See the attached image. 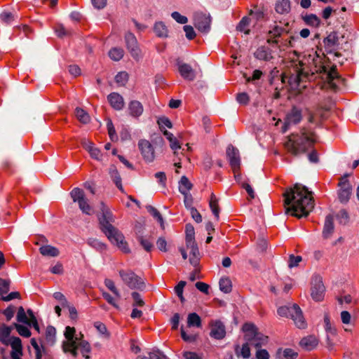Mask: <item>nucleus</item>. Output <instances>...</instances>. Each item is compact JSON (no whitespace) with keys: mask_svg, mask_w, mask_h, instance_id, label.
Returning a JSON list of instances; mask_svg holds the SVG:
<instances>
[{"mask_svg":"<svg viewBox=\"0 0 359 359\" xmlns=\"http://www.w3.org/2000/svg\"><path fill=\"white\" fill-rule=\"evenodd\" d=\"M130 114L133 117H139L143 112V106L140 102L133 100L128 104Z\"/></svg>","mask_w":359,"mask_h":359,"instance_id":"cd10ccee","label":"nucleus"},{"mask_svg":"<svg viewBox=\"0 0 359 359\" xmlns=\"http://www.w3.org/2000/svg\"><path fill=\"white\" fill-rule=\"evenodd\" d=\"M87 243L89 245L97 250H102L106 249V245L104 243L99 241L97 239L89 238Z\"/></svg>","mask_w":359,"mask_h":359,"instance_id":"603ef678","label":"nucleus"},{"mask_svg":"<svg viewBox=\"0 0 359 359\" xmlns=\"http://www.w3.org/2000/svg\"><path fill=\"white\" fill-rule=\"evenodd\" d=\"M303 20L306 25L314 27H318L320 24V18L315 14L306 15Z\"/></svg>","mask_w":359,"mask_h":359,"instance_id":"e433bc0d","label":"nucleus"},{"mask_svg":"<svg viewBox=\"0 0 359 359\" xmlns=\"http://www.w3.org/2000/svg\"><path fill=\"white\" fill-rule=\"evenodd\" d=\"M313 62L315 64L314 69L309 70L303 62L299 61L294 68V72L289 77L290 84L299 86L304 81L315 79V74H323L330 88L334 90L337 88L339 84L344 83V79L337 72L336 66H332L330 70L324 65L318 66V63L321 62L318 56H316V60L313 58Z\"/></svg>","mask_w":359,"mask_h":359,"instance_id":"f03ea898","label":"nucleus"},{"mask_svg":"<svg viewBox=\"0 0 359 359\" xmlns=\"http://www.w3.org/2000/svg\"><path fill=\"white\" fill-rule=\"evenodd\" d=\"M104 285L110 291H111L114 294V295H116V297H121V294L117 288L116 287L114 283L112 280L106 278L104 280Z\"/></svg>","mask_w":359,"mask_h":359,"instance_id":"3c124183","label":"nucleus"},{"mask_svg":"<svg viewBox=\"0 0 359 359\" xmlns=\"http://www.w3.org/2000/svg\"><path fill=\"white\" fill-rule=\"evenodd\" d=\"M56 330L53 326L49 325L46 330V341L47 344L53 346L55 342Z\"/></svg>","mask_w":359,"mask_h":359,"instance_id":"f704fd0d","label":"nucleus"},{"mask_svg":"<svg viewBox=\"0 0 359 359\" xmlns=\"http://www.w3.org/2000/svg\"><path fill=\"white\" fill-rule=\"evenodd\" d=\"M128 80V74L126 72H121L115 76V81L119 86H125Z\"/></svg>","mask_w":359,"mask_h":359,"instance_id":"8fccbe9b","label":"nucleus"},{"mask_svg":"<svg viewBox=\"0 0 359 359\" xmlns=\"http://www.w3.org/2000/svg\"><path fill=\"white\" fill-rule=\"evenodd\" d=\"M312 192L302 184L296 183L283 193L286 213L301 218L306 217L314 208Z\"/></svg>","mask_w":359,"mask_h":359,"instance_id":"f257e3e1","label":"nucleus"},{"mask_svg":"<svg viewBox=\"0 0 359 359\" xmlns=\"http://www.w3.org/2000/svg\"><path fill=\"white\" fill-rule=\"evenodd\" d=\"M13 326L17 330L18 334L22 337H29L31 336V332L26 326L18 323H14Z\"/></svg>","mask_w":359,"mask_h":359,"instance_id":"09e8293b","label":"nucleus"},{"mask_svg":"<svg viewBox=\"0 0 359 359\" xmlns=\"http://www.w3.org/2000/svg\"><path fill=\"white\" fill-rule=\"evenodd\" d=\"M158 124L159 125V127L161 129V130H163V129L165 127H167L168 128H171L172 127V124L170 119L165 116L158 118Z\"/></svg>","mask_w":359,"mask_h":359,"instance_id":"6e6d98bb","label":"nucleus"},{"mask_svg":"<svg viewBox=\"0 0 359 359\" xmlns=\"http://www.w3.org/2000/svg\"><path fill=\"white\" fill-rule=\"evenodd\" d=\"M255 57L260 60L269 61L273 59L272 50L266 46H260L254 53Z\"/></svg>","mask_w":359,"mask_h":359,"instance_id":"5701e85b","label":"nucleus"},{"mask_svg":"<svg viewBox=\"0 0 359 359\" xmlns=\"http://www.w3.org/2000/svg\"><path fill=\"white\" fill-rule=\"evenodd\" d=\"M53 297L60 303L62 307L68 306V302L62 293L60 292H54Z\"/></svg>","mask_w":359,"mask_h":359,"instance_id":"4d7b16f0","label":"nucleus"},{"mask_svg":"<svg viewBox=\"0 0 359 359\" xmlns=\"http://www.w3.org/2000/svg\"><path fill=\"white\" fill-rule=\"evenodd\" d=\"M119 276L123 282L130 289L142 290L145 287L142 279L131 270H119Z\"/></svg>","mask_w":359,"mask_h":359,"instance_id":"6e6552de","label":"nucleus"},{"mask_svg":"<svg viewBox=\"0 0 359 359\" xmlns=\"http://www.w3.org/2000/svg\"><path fill=\"white\" fill-rule=\"evenodd\" d=\"M334 229L333 217L329 215L325 217V224L323 230V237L325 239L330 238Z\"/></svg>","mask_w":359,"mask_h":359,"instance_id":"b1692460","label":"nucleus"},{"mask_svg":"<svg viewBox=\"0 0 359 359\" xmlns=\"http://www.w3.org/2000/svg\"><path fill=\"white\" fill-rule=\"evenodd\" d=\"M302 119V110L297 107H293L290 111L286 115L283 133H285L290 125L299 123Z\"/></svg>","mask_w":359,"mask_h":359,"instance_id":"4468645a","label":"nucleus"},{"mask_svg":"<svg viewBox=\"0 0 359 359\" xmlns=\"http://www.w3.org/2000/svg\"><path fill=\"white\" fill-rule=\"evenodd\" d=\"M219 289L224 293H229L231 291V281L229 278H222L219 280Z\"/></svg>","mask_w":359,"mask_h":359,"instance_id":"79ce46f5","label":"nucleus"},{"mask_svg":"<svg viewBox=\"0 0 359 359\" xmlns=\"http://www.w3.org/2000/svg\"><path fill=\"white\" fill-rule=\"evenodd\" d=\"M77 203L79 204V208L83 213L89 215L92 214L93 209L88 204V201L86 198L81 201H79Z\"/></svg>","mask_w":359,"mask_h":359,"instance_id":"a18cd8bd","label":"nucleus"},{"mask_svg":"<svg viewBox=\"0 0 359 359\" xmlns=\"http://www.w3.org/2000/svg\"><path fill=\"white\" fill-rule=\"evenodd\" d=\"M56 34L58 37H63L65 36H69L71 34V32L68 29H66L64 26L59 25L55 29Z\"/></svg>","mask_w":359,"mask_h":359,"instance_id":"338daca9","label":"nucleus"},{"mask_svg":"<svg viewBox=\"0 0 359 359\" xmlns=\"http://www.w3.org/2000/svg\"><path fill=\"white\" fill-rule=\"evenodd\" d=\"M100 212L101 215L98 219L102 231L111 243L116 245L124 253H128L130 249L128 243L123 235L112 225L114 222L112 212L103 202L100 203Z\"/></svg>","mask_w":359,"mask_h":359,"instance_id":"7ed1b4c3","label":"nucleus"},{"mask_svg":"<svg viewBox=\"0 0 359 359\" xmlns=\"http://www.w3.org/2000/svg\"><path fill=\"white\" fill-rule=\"evenodd\" d=\"M0 19L2 22L10 24L14 20V15L11 12H3L0 15Z\"/></svg>","mask_w":359,"mask_h":359,"instance_id":"bf43d9fd","label":"nucleus"},{"mask_svg":"<svg viewBox=\"0 0 359 359\" xmlns=\"http://www.w3.org/2000/svg\"><path fill=\"white\" fill-rule=\"evenodd\" d=\"M75 116L80 122L84 124L89 123L90 119L88 114L85 110L79 107L76 108Z\"/></svg>","mask_w":359,"mask_h":359,"instance_id":"4c0bfd02","label":"nucleus"},{"mask_svg":"<svg viewBox=\"0 0 359 359\" xmlns=\"http://www.w3.org/2000/svg\"><path fill=\"white\" fill-rule=\"evenodd\" d=\"M138 147L144 159L147 162L154 160V149L151 144L147 140H140L138 142Z\"/></svg>","mask_w":359,"mask_h":359,"instance_id":"dca6fc26","label":"nucleus"},{"mask_svg":"<svg viewBox=\"0 0 359 359\" xmlns=\"http://www.w3.org/2000/svg\"><path fill=\"white\" fill-rule=\"evenodd\" d=\"M287 138V140L284 144L285 148L293 156L306 153L316 142L315 133L304 128L301 129L299 133H292Z\"/></svg>","mask_w":359,"mask_h":359,"instance_id":"20e7f679","label":"nucleus"},{"mask_svg":"<svg viewBox=\"0 0 359 359\" xmlns=\"http://www.w3.org/2000/svg\"><path fill=\"white\" fill-rule=\"evenodd\" d=\"M287 30L285 27L278 25H274L268 32L269 37L267 39V43L270 44H278V38L280 37L284 34L287 33Z\"/></svg>","mask_w":359,"mask_h":359,"instance_id":"f3484780","label":"nucleus"},{"mask_svg":"<svg viewBox=\"0 0 359 359\" xmlns=\"http://www.w3.org/2000/svg\"><path fill=\"white\" fill-rule=\"evenodd\" d=\"M183 29H184V31L185 32L186 37L189 40H192V39H194L195 38L196 32H195L194 28L191 26H190V25H184Z\"/></svg>","mask_w":359,"mask_h":359,"instance_id":"680f3d73","label":"nucleus"},{"mask_svg":"<svg viewBox=\"0 0 359 359\" xmlns=\"http://www.w3.org/2000/svg\"><path fill=\"white\" fill-rule=\"evenodd\" d=\"M209 205L215 218L217 220H218L219 217L220 209L218 204V199L213 193H212L210 195Z\"/></svg>","mask_w":359,"mask_h":359,"instance_id":"72a5a7b5","label":"nucleus"},{"mask_svg":"<svg viewBox=\"0 0 359 359\" xmlns=\"http://www.w3.org/2000/svg\"><path fill=\"white\" fill-rule=\"evenodd\" d=\"M40 253L44 257H56L59 256V250L50 245H43L39 248Z\"/></svg>","mask_w":359,"mask_h":359,"instance_id":"bb28decb","label":"nucleus"},{"mask_svg":"<svg viewBox=\"0 0 359 359\" xmlns=\"http://www.w3.org/2000/svg\"><path fill=\"white\" fill-rule=\"evenodd\" d=\"M187 248L189 250V262L194 266H198L200 260L198 248L195 241L186 243Z\"/></svg>","mask_w":359,"mask_h":359,"instance_id":"6ab92c4d","label":"nucleus"},{"mask_svg":"<svg viewBox=\"0 0 359 359\" xmlns=\"http://www.w3.org/2000/svg\"><path fill=\"white\" fill-rule=\"evenodd\" d=\"M71 197L74 202L78 203L86 198L85 194L83 189L76 187L70 192Z\"/></svg>","mask_w":359,"mask_h":359,"instance_id":"a19ab883","label":"nucleus"},{"mask_svg":"<svg viewBox=\"0 0 359 359\" xmlns=\"http://www.w3.org/2000/svg\"><path fill=\"white\" fill-rule=\"evenodd\" d=\"M257 359H269V353L266 349L258 348L256 352Z\"/></svg>","mask_w":359,"mask_h":359,"instance_id":"774afa93","label":"nucleus"},{"mask_svg":"<svg viewBox=\"0 0 359 359\" xmlns=\"http://www.w3.org/2000/svg\"><path fill=\"white\" fill-rule=\"evenodd\" d=\"M185 231H186V243L191 241H194V228L191 224H187L185 227Z\"/></svg>","mask_w":359,"mask_h":359,"instance_id":"de8ad7c7","label":"nucleus"},{"mask_svg":"<svg viewBox=\"0 0 359 359\" xmlns=\"http://www.w3.org/2000/svg\"><path fill=\"white\" fill-rule=\"evenodd\" d=\"M250 18L249 17H243L236 27V29L239 32H244L245 34H249L250 30L249 25Z\"/></svg>","mask_w":359,"mask_h":359,"instance_id":"c9c22d12","label":"nucleus"},{"mask_svg":"<svg viewBox=\"0 0 359 359\" xmlns=\"http://www.w3.org/2000/svg\"><path fill=\"white\" fill-rule=\"evenodd\" d=\"M348 176V174H345L341 177L339 183L340 189L339 190L338 196L341 203H346L349 200L351 194V186L347 180Z\"/></svg>","mask_w":359,"mask_h":359,"instance_id":"ddd939ff","label":"nucleus"},{"mask_svg":"<svg viewBox=\"0 0 359 359\" xmlns=\"http://www.w3.org/2000/svg\"><path fill=\"white\" fill-rule=\"evenodd\" d=\"M62 350L65 353H69L74 358L78 355V350H80L82 355L86 359H89L88 353L91 351L90 344L86 340H81L76 342H63Z\"/></svg>","mask_w":359,"mask_h":359,"instance_id":"0eeeda50","label":"nucleus"},{"mask_svg":"<svg viewBox=\"0 0 359 359\" xmlns=\"http://www.w3.org/2000/svg\"><path fill=\"white\" fill-rule=\"evenodd\" d=\"M131 295H132V297H133V301H134V303L133 304V306H144V302L142 300V299L141 297V295L138 292H132Z\"/></svg>","mask_w":359,"mask_h":359,"instance_id":"13d9d810","label":"nucleus"},{"mask_svg":"<svg viewBox=\"0 0 359 359\" xmlns=\"http://www.w3.org/2000/svg\"><path fill=\"white\" fill-rule=\"evenodd\" d=\"M299 345L306 350L311 351L317 345V340L315 337L309 336L302 339Z\"/></svg>","mask_w":359,"mask_h":359,"instance_id":"7c9ffc66","label":"nucleus"},{"mask_svg":"<svg viewBox=\"0 0 359 359\" xmlns=\"http://www.w3.org/2000/svg\"><path fill=\"white\" fill-rule=\"evenodd\" d=\"M171 16L178 23L186 24L188 22V19L186 16L182 15L177 11L172 13Z\"/></svg>","mask_w":359,"mask_h":359,"instance_id":"e2e57ef3","label":"nucleus"},{"mask_svg":"<svg viewBox=\"0 0 359 359\" xmlns=\"http://www.w3.org/2000/svg\"><path fill=\"white\" fill-rule=\"evenodd\" d=\"M75 332L76 330L74 327L69 326L66 327L64 334L67 340L63 342H76L83 340V334L80 333L79 337H78L77 335H75Z\"/></svg>","mask_w":359,"mask_h":359,"instance_id":"a878e982","label":"nucleus"},{"mask_svg":"<svg viewBox=\"0 0 359 359\" xmlns=\"http://www.w3.org/2000/svg\"><path fill=\"white\" fill-rule=\"evenodd\" d=\"M324 43L325 48L331 55H333V60H335V57H340L341 54L335 50V48L339 45V37L337 33L335 32H332L328 34V36L324 39Z\"/></svg>","mask_w":359,"mask_h":359,"instance_id":"9b49d317","label":"nucleus"},{"mask_svg":"<svg viewBox=\"0 0 359 359\" xmlns=\"http://www.w3.org/2000/svg\"><path fill=\"white\" fill-rule=\"evenodd\" d=\"M109 175L116 184V187L122 192H123V187L122 185V180L121 177L116 169V168L114 165H111L109 168Z\"/></svg>","mask_w":359,"mask_h":359,"instance_id":"c85d7f7f","label":"nucleus"},{"mask_svg":"<svg viewBox=\"0 0 359 359\" xmlns=\"http://www.w3.org/2000/svg\"><path fill=\"white\" fill-rule=\"evenodd\" d=\"M194 26L203 32L208 33L210 29V16L203 13H196L194 16Z\"/></svg>","mask_w":359,"mask_h":359,"instance_id":"f8f14e48","label":"nucleus"},{"mask_svg":"<svg viewBox=\"0 0 359 359\" xmlns=\"http://www.w3.org/2000/svg\"><path fill=\"white\" fill-rule=\"evenodd\" d=\"M210 336L216 339H222L226 335L225 326L220 320H215L211 323Z\"/></svg>","mask_w":359,"mask_h":359,"instance_id":"a211bd4d","label":"nucleus"},{"mask_svg":"<svg viewBox=\"0 0 359 359\" xmlns=\"http://www.w3.org/2000/svg\"><path fill=\"white\" fill-rule=\"evenodd\" d=\"M245 339L251 346L260 348L268 343V337L258 332L256 326L252 323H245L243 326Z\"/></svg>","mask_w":359,"mask_h":359,"instance_id":"39448f33","label":"nucleus"},{"mask_svg":"<svg viewBox=\"0 0 359 359\" xmlns=\"http://www.w3.org/2000/svg\"><path fill=\"white\" fill-rule=\"evenodd\" d=\"M311 295L313 300L320 302L324 298L325 287L320 276H315L312 278Z\"/></svg>","mask_w":359,"mask_h":359,"instance_id":"1a4fd4ad","label":"nucleus"},{"mask_svg":"<svg viewBox=\"0 0 359 359\" xmlns=\"http://www.w3.org/2000/svg\"><path fill=\"white\" fill-rule=\"evenodd\" d=\"M277 312L280 316L290 317L299 328L304 329L306 327V323L302 311L297 304H294L291 306H280L278 309Z\"/></svg>","mask_w":359,"mask_h":359,"instance_id":"423d86ee","label":"nucleus"},{"mask_svg":"<svg viewBox=\"0 0 359 359\" xmlns=\"http://www.w3.org/2000/svg\"><path fill=\"white\" fill-rule=\"evenodd\" d=\"M302 260L301 256H294V255H290L289 257L288 266L290 268H293L297 266L299 263Z\"/></svg>","mask_w":359,"mask_h":359,"instance_id":"052dcab7","label":"nucleus"},{"mask_svg":"<svg viewBox=\"0 0 359 359\" xmlns=\"http://www.w3.org/2000/svg\"><path fill=\"white\" fill-rule=\"evenodd\" d=\"M226 156L233 172L236 173L240 169L241 165L238 149L231 144L229 145L226 149Z\"/></svg>","mask_w":359,"mask_h":359,"instance_id":"2eb2a0df","label":"nucleus"},{"mask_svg":"<svg viewBox=\"0 0 359 359\" xmlns=\"http://www.w3.org/2000/svg\"><path fill=\"white\" fill-rule=\"evenodd\" d=\"M276 11L280 14L287 13L290 11V2L289 0H278L276 4Z\"/></svg>","mask_w":359,"mask_h":359,"instance_id":"2f4dec72","label":"nucleus"},{"mask_svg":"<svg viewBox=\"0 0 359 359\" xmlns=\"http://www.w3.org/2000/svg\"><path fill=\"white\" fill-rule=\"evenodd\" d=\"M11 283V281L10 279H3L0 278V295L1 297L8 292Z\"/></svg>","mask_w":359,"mask_h":359,"instance_id":"c03bdc74","label":"nucleus"},{"mask_svg":"<svg viewBox=\"0 0 359 359\" xmlns=\"http://www.w3.org/2000/svg\"><path fill=\"white\" fill-rule=\"evenodd\" d=\"M17 320L19 323H22L27 325H30L29 320L28 319L25 309L22 306H20L18 308V313H17Z\"/></svg>","mask_w":359,"mask_h":359,"instance_id":"49530a36","label":"nucleus"},{"mask_svg":"<svg viewBox=\"0 0 359 359\" xmlns=\"http://www.w3.org/2000/svg\"><path fill=\"white\" fill-rule=\"evenodd\" d=\"M236 100L241 104H247L249 102L250 98L247 93H240L236 95Z\"/></svg>","mask_w":359,"mask_h":359,"instance_id":"0e129e2a","label":"nucleus"},{"mask_svg":"<svg viewBox=\"0 0 359 359\" xmlns=\"http://www.w3.org/2000/svg\"><path fill=\"white\" fill-rule=\"evenodd\" d=\"M149 359H167L166 356L158 350H153L149 353Z\"/></svg>","mask_w":359,"mask_h":359,"instance_id":"69168bd1","label":"nucleus"},{"mask_svg":"<svg viewBox=\"0 0 359 359\" xmlns=\"http://www.w3.org/2000/svg\"><path fill=\"white\" fill-rule=\"evenodd\" d=\"M125 41L126 47L130 52L131 56L136 60L141 57V50L138 46L137 40L135 36L131 33L128 32L125 36Z\"/></svg>","mask_w":359,"mask_h":359,"instance_id":"9d476101","label":"nucleus"},{"mask_svg":"<svg viewBox=\"0 0 359 359\" xmlns=\"http://www.w3.org/2000/svg\"><path fill=\"white\" fill-rule=\"evenodd\" d=\"M107 130H108L109 136L111 140V141L117 140L118 137L116 134V130H115V128H114V125L111 120L108 121V122L107 123Z\"/></svg>","mask_w":359,"mask_h":359,"instance_id":"5fc2aeb1","label":"nucleus"},{"mask_svg":"<svg viewBox=\"0 0 359 359\" xmlns=\"http://www.w3.org/2000/svg\"><path fill=\"white\" fill-rule=\"evenodd\" d=\"M94 326L101 334L104 335L107 338L109 337V333L104 323L97 321L94 323Z\"/></svg>","mask_w":359,"mask_h":359,"instance_id":"864d4df0","label":"nucleus"},{"mask_svg":"<svg viewBox=\"0 0 359 359\" xmlns=\"http://www.w3.org/2000/svg\"><path fill=\"white\" fill-rule=\"evenodd\" d=\"M154 32L158 37L167 38L168 29L163 22H156L154 26Z\"/></svg>","mask_w":359,"mask_h":359,"instance_id":"c756f323","label":"nucleus"},{"mask_svg":"<svg viewBox=\"0 0 359 359\" xmlns=\"http://www.w3.org/2000/svg\"><path fill=\"white\" fill-rule=\"evenodd\" d=\"M140 233V230L136 231L137 240L147 252H151L154 248L152 238L151 237L143 236Z\"/></svg>","mask_w":359,"mask_h":359,"instance_id":"393cba45","label":"nucleus"},{"mask_svg":"<svg viewBox=\"0 0 359 359\" xmlns=\"http://www.w3.org/2000/svg\"><path fill=\"white\" fill-rule=\"evenodd\" d=\"M187 324L189 327H200L201 326V320L200 316L196 313L189 314L187 318Z\"/></svg>","mask_w":359,"mask_h":359,"instance_id":"58836bf2","label":"nucleus"},{"mask_svg":"<svg viewBox=\"0 0 359 359\" xmlns=\"http://www.w3.org/2000/svg\"><path fill=\"white\" fill-rule=\"evenodd\" d=\"M107 100L113 109L121 110L124 107L123 97L117 93H111L107 96Z\"/></svg>","mask_w":359,"mask_h":359,"instance_id":"4be33fe9","label":"nucleus"},{"mask_svg":"<svg viewBox=\"0 0 359 359\" xmlns=\"http://www.w3.org/2000/svg\"><path fill=\"white\" fill-rule=\"evenodd\" d=\"M178 70L184 79L188 81H194L196 78V73L194 69L191 67V65L178 62Z\"/></svg>","mask_w":359,"mask_h":359,"instance_id":"aec40b11","label":"nucleus"},{"mask_svg":"<svg viewBox=\"0 0 359 359\" xmlns=\"http://www.w3.org/2000/svg\"><path fill=\"white\" fill-rule=\"evenodd\" d=\"M193 185L186 176H182L179 182V191L186 194L191 189Z\"/></svg>","mask_w":359,"mask_h":359,"instance_id":"473e14b6","label":"nucleus"},{"mask_svg":"<svg viewBox=\"0 0 359 359\" xmlns=\"http://www.w3.org/2000/svg\"><path fill=\"white\" fill-rule=\"evenodd\" d=\"M146 208L148 212H149L155 219H156V220L160 223L161 226L163 227V219L161 213L158 212V210L152 205H147Z\"/></svg>","mask_w":359,"mask_h":359,"instance_id":"37998d69","label":"nucleus"},{"mask_svg":"<svg viewBox=\"0 0 359 359\" xmlns=\"http://www.w3.org/2000/svg\"><path fill=\"white\" fill-rule=\"evenodd\" d=\"M12 351L11 353V359H21L22 355V341L19 337H12L11 341Z\"/></svg>","mask_w":359,"mask_h":359,"instance_id":"412c9836","label":"nucleus"},{"mask_svg":"<svg viewBox=\"0 0 359 359\" xmlns=\"http://www.w3.org/2000/svg\"><path fill=\"white\" fill-rule=\"evenodd\" d=\"M124 55V50L121 48H113L109 51V57L114 61H119Z\"/></svg>","mask_w":359,"mask_h":359,"instance_id":"ea45409f","label":"nucleus"}]
</instances>
